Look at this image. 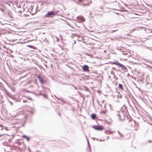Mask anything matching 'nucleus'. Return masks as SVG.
Wrapping results in <instances>:
<instances>
[{"label":"nucleus","mask_w":152,"mask_h":152,"mask_svg":"<svg viewBox=\"0 0 152 152\" xmlns=\"http://www.w3.org/2000/svg\"><path fill=\"white\" fill-rule=\"evenodd\" d=\"M116 116L118 119L120 120H122V119L121 117V114L120 113H118L116 115Z\"/></svg>","instance_id":"obj_9"},{"label":"nucleus","mask_w":152,"mask_h":152,"mask_svg":"<svg viewBox=\"0 0 152 152\" xmlns=\"http://www.w3.org/2000/svg\"><path fill=\"white\" fill-rule=\"evenodd\" d=\"M2 6H5L4 4H3V3L1 1L0 2V7H2Z\"/></svg>","instance_id":"obj_13"},{"label":"nucleus","mask_w":152,"mask_h":152,"mask_svg":"<svg viewBox=\"0 0 152 152\" xmlns=\"http://www.w3.org/2000/svg\"><path fill=\"white\" fill-rule=\"evenodd\" d=\"M7 13L8 15L9 16L10 18H12V12L10 11L9 10L7 12Z\"/></svg>","instance_id":"obj_8"},{"label":"nucleus","mask_w":152,"mask_h":152,"mask_svg":"<svg viewBox=\"0 0 152 152\" xmlns=\"http://www.w3.org/2000/svg\"><path fill=\"white\" fill-rule=\"evenodd\" d=\"M37 78L41 83L43 84L45 83L43 78L40 75H38Z\"/></svg>","instance_id":"obj_4"},{"label":"nucleus","mask_w":152,"mask_h":152,"mask_svg":"<svg viewBox=\"0 0 152 152\" xmlns=\"http://www.w3.org/2000/svg\"><path fill=\"white\" fill-rule=\"evenodd\" d=\"M59 19H61V18H59Z\"/></svg>","instance_id":"obj_33"},{"label":"nucleus","mask_w":152,"mask_h":152,"mask_svg":"<svg viewBox=\"0 0 152 152\" xmlns=\"http://www.w3.org/2000/svg\"><path fill=\"white\" fill-rule=\"evenodd\" d=\"M84 6H86V5L85 4V5H84Z\"/></svg>","instance_id":"obj_32"},{"label":"nucleus","mask_w":152,"mask_h":152,"mask_svg":"<svg viewBox=\"0 0 152 152\" xmlns=\"http://www.w3.org/2000/svg\"><path fill=\"white\" fill-rule=\"evenodd\" d=\"M59 12V11H53V10L48 11L44 16V17L46 18H53L55 16L57 15V13Z\"/></svg>","instance_id":"obj_1"},{"label":"nucleus","mask_w":152,"mask_h":152,"mask_svg":"<svg viewBox=\"0 0 152 152\" xmlns=\"http://www.w3.org/2000/svg\"><path fill=\"white\" fill-rule=\"evenodd\" d=\"M23 138H25L28 141L29 140V139L28 137L25 135H23Z\"/></svg>","instance_id":"obj_11"},{"label":"nucleus","mask_w":152,"mask_h":152,"mask_svg":"<svg viewBox=\"0 0 152 152\" xmlns=\"http://www.w3.org/2000/svg\"><path fill=\"white\" fill-rule=\"evenodd\" d=\"M118 30V29H116L115 30H113V32H115V31H117Z\"/></svg>","instance_id":"obj_18"},{"label":"nucleus","mask_w":152,"mask_h":152,"mask_svg":"<svg viewBox=\"0 0 152 152\" xmlns=\"http://www.w3.org/2000/svg\"><path fill=\"white\" fill-rule=\"evenodd\" d=\"M134 30H135V29H134L133 30V31H134Z\"/></svg>","instance_id":"obj_34"},{"label":"nucleus","mask_w":152,"mask_h":152,"mask_svg":"<svg viewBox=\"0 0 152 152\" xmlns=\"http://www.w3.org/2000/svg\"><path fill=\"white\" fill-rule=\"evenodd\" d=\"M31 8H33V7H32L31 6Z\"/></svg>","instance_id":"obj_26"},{"label":"nucleus","mask_w":152,"mask_h":152,"mask_svg":"<svg viewBox=\"0 0 152 152\" xmlns=\"http://www.w3.org/2000/svg\"><path fill=\"white\" fill-rule=\"evenodd\" d=\"M83 70L85 72H89V67L87 65H85L82 67Z\"/></svg>","instance_id":"obj_3"},{"label":"nucleus","mask_w":152,"mask_h":152,"mask_svg":"<svg viewBox=\"0 0 152 152\" xmlns=\"http://www.w3.org/2000/svg\"><path fill=\"white\" fill-rule=\"evenodd\" d=\"M113 64H114L118 65L121 67H123L124 66V65H123L119 63V62H114L113 63Z\"/></svg>","instance_id":"obj_6"},{"label":"nucleus","mask_w":152,"mask_h":152,"mask_svg":"<svg viewBox=\"0 0 152 152\" xmlns=\"http://www.w3.org/2000/svg\"><path fill=\"white\" fill-rule=\"evenodd\" d=\"M27 47H28L31 48H34V46H32V45H27Z\"/></svg>","instance_id":"obj_14"},{"label":"nucleus","mask_w":152,"mask_h":152,"mask_svg":"<svg viewBox=\"0 0 152 152\" xmlns=\"http://www.w3.org/2000/svg\"><path fill=\"white\" fill-rule=\"evenodd\" d=\"M113 10H117V9H114Z\"/></svg>","instance_id":"obj_30"},{"label":"nucleus","mask_w":152,"mask_h":152,"mask_svg":"<svg viewBox=\"0 0 152 152\" xmlns=\"http://www.w3.org/2000/svg\"><path fill=\"white\" fill-rule=\"evenodd\" d=\"M149 7H151V8H152V5L151 4H150L149 5Z\"/></svg>","instance_id":"obj_17"},{"label":"nucleus","mask_w":152,"mask_h":152,"mask_svg":"<svg viewBox=\"0 0 152 152\" xmlns=\"http://www.w3.org/2000/svg\"><path fill=\"white\" fill-rule=\"evenodd\" d=\"M76 3H77V1H76Z\"/></svg>","instance_id":"obj_31"},{"label":"nucleus","mask_w":152,"mask_h":152,"mask_svg":"<svg viewBox=\"0 0 152 152\" xmlns=\"http://www.w3.org/2000/svg\"><path fill=\"white\" fill-rule=\"evenodd\" d=\"M93 128L95 129L98 130H104V128L102 125H95L93 126Z\"/></svg>","instance_id":"obj_2"},{"label":"nucleus","mask_w":152,"mask_h":152,"mask_svg":"<svg viewBox=\"0 0 152 152\" xmlns=\"http://www.w3.org/2000/svg\"><path fill=\"white\" fill-rule=\"evenodd\" d=\"M10 103L12 104V105L13 104L12 102H10Z\"/></svg>","instance_id":"obj_20"},{"label":"nucleus","mask_w":152,"mask_h":152,"mask_svg":"<svg viewBox=\"0 0 152 152\" xmlns=\"http://www.w3.org/2000/svg\"><path fill=\"white\" fill-rule=\"evenodd\" d=\"M66 19H70V18H67Z\"/></svg>","instance_id":"obj_27"},{"label":"nucleus","mask_w":152,"mask_h":152,"mask_svg":"<svg viewBox=\"0 0 152 152\" xmlns=\"http://www.w3.org/2000/svg\"><path fill=\"white\" fill-rule=\"evenodd\" d=\"M25 15L26 16V15H28L27 14H25Z\"/></svg>","instance_id":"obj_24"},{"label":"nucleus","mask_w":152,"mask_h":152,"mask_svg":"<svg viewBox=\"0 0 152 152\" xmlns=\"http://www.w3.org/2000/svg\"><path fill=\"white\" fill-rule=\"evenodd\" d=\"M78 1L80 2H81L83 1V0H78Z\"/></svg>","instance_id":"obj_16"},{"label":"nucleus","mask_w":152,"mask_h":152,"mask_svg":"<svg viewBox=\"0 0 152 152\" xmlns=\"http://www.w3.org/2000/svg\"><path fill=\"white\" fill-rule=\"evenodd\" d=\"M5 9H6V7L5 6H2V7H0V10L2 12L4 13H6L4 10Z\"/></svg>","instance_id":"obj_5"},{"label":"nucleus","mask_w":152,"mask_h":152,"mask_svg":"<svg viewBox=\"0 0 152 152\" xmlns=\"http://www.w3.org/2000/svg\"><path fill=\"white\" fill-rule=\"evenodd\" d=\"M4 3H6V4H8V2H4Z\"/></svg>","instance_id":"obj_19"},{"label":"nucleus","mask_w":152,"mask_h":152,"mask_svg":"<svg viewBox=\"0 0 152 152\" xmlns=\"http://www.w3.org/2000/svg\"><path fill=\"white\" fill-rule=\"evenodd\" d=\"M10 2H12V1H9Z\"/></svg>","instance_id":"obj_25"},{"label":"nucleus","mask_w":152,"mask_h":152,"mask_svg":"<svg viewBox=\"0 0 152 152\" xmlns=\"http://www.w3.org/2000/svg\"><path fill=\"white\" fill-rule=\"evenodd\" d=\"M91 116L93 120H94L96 117V115L94 113L92 114Z\"/></svg>","instance_id":"obj_7"},{"label":"nucleus","mask_w":152,"mask_h":152,"mask_svg":"<svg viewBox=\"0 0 152 152\" xmlns=\"http://www.w3.org/2000/svg\"><path fill=\"white\" fill-rule=\"evenodd\" d=\"M106 112H107V110H105V111H103L102 110V111L100 112V113L101 114H103V113L105 114V113H106Z\"/></svg>","instance_id":"obj_12"},{"label":"nucleus","mask_w":152,"mask_h":152,"mask_svg":"<svg viewBox=\"0 0 152 152\" xmlns=\"http://www.w3.org/2000/svg\"><path fill=\"white\" fill-rule=\"evenodd\" d=\"M78 16L77 17V18H76V19H78Z\"/></svg>","instance_id":"obj_23"},{"label":"nucleus","mask_w":152,"mask_h":152,"mask_svg":"<svg viewBox=\"0 0 152 152\" xmlns=\"http://www.w3.org/2000/svg\"><path fill=\"white\" fill-rule=\"evenodd\" d=\"M78 41H81V40H79V39H78Z\"/></svg>","instance_id":"obj_28"},{"label":"nucleus","mask_w":152,"mask_h":152,"mask_svg":"<svg viewBox=\"0 0 152 152\" xmlns=\"http://www.w3.org/2000/svg\"><path fill=\"white\" fill-rule=\"evenodd\" d=\"M32 18H27V19H32Z\"/></svg>","instance_id":"obj_21"},{"label":"nucleus","mask_w":152,"mask_h":152,"mask_svg":"<svg viewBox=\"0 0 152 152\" xmlns=\"http://www.w3.org/2000/svg\"><path fill=\"white\" fill-rule=\"evenodd\" d=\"M74 43H75V44H76V41H74Z\"/></svg>","instance_id":"obj_22"},{"label":"nucleus","mask_w":152,"mask_h":152,"mask_svg":"<svg viewBox=\"0 0 152 152\" xmlns=\"http://www.w3.org/2000/svg\"><path fill=\"white\" fill-rule=\"evenodd\" d=\"M111 73L112 74V75H115V73L113 71H111Z\"/></svg>","instance_id":"obj_15"},{"label":"nucleus","mask_w":152,"mask_h":152,"mask_svg":"<svg viewBox=\"0 0 152 152\" xmlns=\"http://www.w3.org/2000/svg\"><path fill=\"white\" fill-rule=\"evenodd\" d=\"M118 87L120 89L122 90H124V88L123 87V86L121 84H118Z\"/></svg>","instance_id":"obj_10"},{"label":"nucleus","mask_w":152,"mask_h":152,"mask_svg":"<svg viewBox=\"0 0 152 152\" xmlns=\"http://www.w3.org/2000/svg\"><path fill=\"white\" fill-rule=\"evenodd\" d=\"M120 98H121V96H120Z\"/></svg>","instance_id":"obj_29"}]
</instances>
